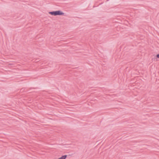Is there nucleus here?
<instances>
[{
    "label": "nucleus",
    "mask_w": 159,
    "mask_h": 159,
    "mask_svg": "<svg viewBox=\"0 0 159 159\" xmlns=\"http://www.w3.org/2000/svg\"><path fill=\"white\" fill-rule=\"evenodd\" d=\"M49 13L52 16H56L57 15H64V13L60 10L52 11L49 12Z\"/></svg>",
    "instance_id": "1"
},
{
    "label": "nucleus",
    "mask_w": 159,
    "mask_h": 159,
    "mask_svg": "<svg viewBox=\"0 0 159 159\" xmlns=\"http://www.w3.org/2000/svg\"><path fill=\"white\" fill-rule=\"evenodd\" d=\"M24 90H25V89H24V88H22L20 89V92H23L24 91Z\"/></svg>",
    "instance_id": "2"
},
{
    "label": "nucleus",
    "mask_w": 159,
    "mask_h": 159,
    "mask_svg": "<svg viewBox=\"0 0 159 159\" xmlns=\"http://www.w3.org/2000/svg\"><path fill=\"white\" fill-rule=\"evenodd\" d=\"M156 57L157 58H159V54H157L156 56Z\"/></svg>",
    "instance_id": "3"
},
{
    "label": "nucleus",
    "mask_w": 159,
    "mask_h": 159,
    "mask_svg": "<svg viewBox=\"0 0 159 159\" xmlns=\"http://www.w3.org/2000/svg\"><path fill=\"white\" fill-rule=\"evenodd\" d=\"M35 88H30V89H34Z\"/></svg>",
    "instance_id": "4"
}]
</instances>
